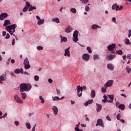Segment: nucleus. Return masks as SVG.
Listing matches in <instances>:
<instances>
[{
    "label": "nucleus",
    "instance_id": "1",
    "mask_svg": "<svg viewBox=\"0 0 131 131\" xmlns=\"http://www.w3.org/2000/svg\"><path fill=\"white\" fill-rule=\"evenodd\" d=\"M17 25L13 24L6 27L5 29L7 31L9 32L11 35H13V34H14V32L16 31L15 29Z\"/></svg>",
    "mask_w": 131,
    "mask_h": 131
},
{
    "label": "nucleus",
    "instance_id": "2",
    "mask_svg": "<svg viewBox=\"0 0 131 131\" xmlns=\"http://www.w3.org/2000/svg\"><path fill=\"white\" fill-rule=\"evenodd\" d=\"M24 66L25 69L26 70H28V69H30L31 66L30 65L29 63V60L28 59V58L26 57L25 58L24 60Z\"/></svg>",
    "mask_w": 131,
    "mask_h": 131
},
{
    "label": "nucleus",
    "instance_id": "3",
    "mask_svg": "<svg viewBox=\"0 0 131 131\" xmlns=\"http://www.w3.org/2000/svg\"><path fill=\"white\" fill-rule=\"evenodd\" d=\"M79 32L77 30H75L73 33V41L74 42H77L78 41V34Z\"/></svg>",
    "mask_w": 131,
    "mask_h": 131
},
{
    "label": "nucleus",
    "instance_id": "4",
    "mask_svg": "<svg viewBox=\"0 0 131 131\" xmlns=\"http://www.w3.org/2000/svg\"><path fill=\"white\" fill-rule=\"evenodd\" d=\"M19 90L20 93H23L24 92H27V89L26 88V83H23L19 85Z\"/></svg>",
    "mask_w": 131,
    "mask_h": 131
},
{
    "label": "nucleus",
    "instance_id": "5",
    "mask_svg": "<svg viewBox=\"0 0 131 131\" xmlns=\"http://www.w3.org/2000/svg\"><path fill=\"white\" fill-rule=\"evenodd\" d=\"M96 126H101L102 127H105V125H104V122L103 121V119H98L97 121Z\"/></svg>",
    "mask_w": 131,
    "mask_h": 131
},
{
    "label": "nucleus",
    "instance_id": "6",
    "mask_svg": "<svg viewBox=\"0 0 131 131\" xmlns=\"http://www.w3.org/2000/svg\"><path fill=\"white\" fill-rule=\"evenodd\" d=\"M14 99L18 104H23V100L20 98V97L17 94L14 95Z\"/></svg>",
    "mask_w": 131,
    "mask_h": 131
},
{
    "label": "nucleus",
    "instance_id": "7",
    "mask_svg": "<svg viewBox=\"0 0 131 131\" xmlns=\"http://www.w3.org/2000/svg\"><path fill=\"white\" fill-rule=\"evenodd\" d=\"M91 56L90 54L88 53H84L82 55V59L84 60L85 61V62H88L90 60Z\"/></svg>",
    "mask_w": 131,
    "mask_h": 131
},
{
    "label": "nucleus",
    "instance_id": "8",
    "mask_svg": "<svg viewBox=\"0 0 131 131\" xmlns=\"http://www.w3.org/2000/svg\"><path fill=\"white\" fill-rule=\"evenodd\" d=\"M82 89H81V88L80 85H78L77 86V96L79 97H81L82 96Z\"/></svg>",
    "mask_w": 131,
    "mask_h": 131
},
{
    "label": "nucleus",
    "instance_id": "9",
    "mask_svg": "<svg viewBox=\"0 0 131 131\" xmlns=\"http://www.w3.org/2000/svg\"><path fill=\"white\" fill-rule=\"evenodd\" d=\"M113 82H114V81H113V80H110L105 83V84H104V86H105V88H111V86H112V85H113Z\"/></svg>",
    "mask_w": 131,
    "mask_h": 131
},
{
    "label": "nucleus",
    "instance_id": "10",
    "mask_svg": "<svg viewBox=\"0 0 131 131\" xmlns=\"http://www.w3.org/2000/svg\"><path fill=\"white\" fill-rule=\"evenodd\" d=\"M9 17V14L7 13H3L0 14V20L3 21V20H5L6 18H8Z\"/></svg>",
    "mask_w": 131,
    "mask_h": 131
},
{
    "label": "nucleus",
    "instance_id": "11",
    "mask_svg": "<svg viewBox=\"0 0 131 131\" xmlns=\"http://www.w3.org/2000/svg\"><path fill=\"white\" fill-rule=\"evenodd\" d=\"M52 110L53 111L54 115H58V113L59 112V109L58 108V107L55 105H53L52 107Z\"/></svg>",
    "mask_w": 131,
    "mask_h": 131
},
{
    "label": "nucleus",
    "instance_id": "12",
    "mask_svg": "<svg viewBox=\"0 0 131 131\" xmlns=\"http://www.w3.org/2000/svg\"><path fill=\"white\" fill-rule=\"evenodd\" d=\"M116 47V44L112 43V45H110L108 46L107 50L108 51H113V50H114V49H115Z\"/></svg>",
    "mask_w": 131,
    "mask_h": 131
},
{
    "label": "nucleus",
    "instance_id": "13",
    "mask_svg": "<svg viewBox=\"0 0 131 131\" xmlns=\"http://www.w3.org/2000/svg\"><path fill=\"white\" fill-rule=\"evenodd\" d=\"M26 5L25 6V7L24 8V9H23V12H27V10H28V9H29V7H30V3H29V2L26 1Z\"/></svg>",
    "mask_w": 131,
    "mask_h": 131
},
{
    "label": "nucleus",
    "instance_id": "14",
    "mask_svg": "<svg viewBox=\"0 0 131 131\" xmlns=\"http://www.w3.org/2000/svg\"><path fill=\"white\" fill-rule=\"evenodd\" d=\"M70 47H68L67 49L64 50V56L66 57V56H68V57H70Z\"/></svg>",
    "mask_w": 131,
    "mask_h": 131
},
{
    "label": "nucleus",
    "instance_id": "15",
    "mask_svg": "<svg viewBox=\"0 0 131 131\" xmlns=\"http://www.w3.org/2000/svg\"><path fill=\"white\" fill-rule=\"evenodd\" d=\"M5 80H7V76L6 75H2L0 76V83H4Z\"/></svg>",
    "mask_w": 131,
    "mask_h": 131
},
{
    "label": "nucleus",
    "instance_id": "16",
    "mask_svg": "<svg viewBox=\"0 0 131 131\" xmlns=\"http://www.w3.org/2000/svg\"><path fill=\"white\" fill-rule=\"evenodd\" d=\"M115 57H116V56L115 55L110 54V55H106V58H108L107 60H108V61H111V60H113V59H114V58H115Z\"/></svg>",
    "mask_w": 131,
    "mask_h": 131
},
{
    "label": "nucleus",
    "instance_id": "17",
    "mask_svg": "<svg viewBox=\"0 0 131 131\" xmlns=\"http://www.w3.org/2000/svg\"><path fill=\"white\" fill-rule=\"evenodd\" d=\"M101 110H102V105L99 103H96V111L97 113H99Z\"/></svg>",
    "mask_w": 131,
    "mask_h": 131
},
{
    "label": "nucleus",
    "instance_id": "18",
    "mask_svg": "<svg viewBox=\"0 0 131 131\" xmlns=\"http://www.w3.org/2000/svg\"><path fill=\"white\" fill-rule=\"evenodd\" d=\"M107 67L109 70H111V71H113V70H114V65H113L112 63H108L107 65Z\"/></svg>",
    "mask_w": 131,
    "mask_h": 131
},
{
    "label": "nucleus",
    "instance_id": "19",
    "mask_svg": "<svg viewBox=\"0 0 131 131\" xmlns=\"http://www.w3.org/2000/svg\"><path fill=\"white\" fill-rule=\"evenodd\" d=\"M72 31V27L70 26L67 27L65 29V32H66V33H70V32H71Z\"/></svg>",
    "mask_w": 131,
    "mask_h": 131
},
{
    "label": "nucleus",
    "instance_id": "20",
    "mask_svg": "<svg viewBox=\"0 0 131 131\" xmlns=\"http://www.w3.org/2000/svg\"><path fill=\"white\" fill-rule=\"evenodd\" d=\"M27 91L29 92L32 89V85L30 83H26Z\"/></svg>",
    "mask_w": 131,
    "mask_h": 131
},
{
    "label": "nucleus",
    "instance_id": "21",
    "mask_svg": "<svg viewBox=\"0 0 131 131\" xmlns=\"http://www.w3.org/2000/svg\"><path fill=\"white\" fill-rule=\"evenodd\" d=\"M90 96L92 99H94L96 97V91L94 90H92L91 92Z\"/></svg>",
    "mask_w": 131,
    "mask_h": 131
},
{
    "label": "nucleus",
    "instance_id": "22",
    "mask_svg": "<svg viewBox=\"0 0 131 131\" xmlns=\"http://www.w3.org/2000/svg\"><path fill=\"white\" fill-rule=\"evenodd\" d=\"M8 25H11V21H10V20L6 19L5 20L3 26H6V27H7V26H8Z\"/></svg>",
    "mask_w": 131,
    "mask_h": 131
},
{
    "label": "nucleus",
    "instance_id": "23",
    "mask_svg": "<svg viewBox=\"0 0 131 131\" xmlns=\"http://www.w3.org/2000/svg\"><path fill=\"white\" fill-rule=\"evenodd\" d=\"M100 59V55L99 54H94L93 55V60L94 61H96L97 60Z\"/></svg>",
    "mask_w": 131,
    "mask_h": 131
},
{
    "label": "nucleus",
    "instance_id": "24",
    "mask_svg": "<svg viewBox=\"0 0 131 131\" xmlns=\"http://www.w3.org/2000/svg\"><path fill=\"white\" fill-rule=\"evenodd\" d=\"M92 29H93L94 30L97 29V28H101V27L99 26L98 25H93L91 27Z\"/></svg>",
    "mask_w": 131,
    "mask_h": 131
},
{
    "label": "nucleus",
    "instance_id": "25",
    "mask_svg": "<svg viewBox=\"0 0 131 131\" xmlns=\"http://www.w3.org/2000/svg\"><path fill=\"white\" fill-rule=\"evenodd\" d=\"M21 98L24 100H25L26 99V97H27V95L25 92H21Z\"/></svg>",
    "mask_w": 131,
    "mask_h": 131
},
{
    "label": "nucleus",
    "instance_id": "26",
    "mask_svg": "<svg viewBox=\"0 0 131 131\" xmlns=\"http://www.w3.org/2000/svg\"><path fill=\"white\" fill-rule=\"evenodd\" d=\"M29 8H30L29 9V12H31V11H33V10H36V7L33 6L32 5H31L30 4Z\"/></svg>",
    "mask_w": 131,
    "mask_h": 131
},
{
    "label": "nucleus",
    "instance_id": "27",
    "mask_svg": "<svg viewBox=\"0 0 131 131\" xmlns=\"http://www.w3.org/2000/svg\"><path fill=\"white\" fill-rule=\"evenodd\" d=\"M43 23H45V19H40V20L37 21L38 25H42Z\"/></svg>",
    "mask_w": 131,
    "mask_h": 131
},
{
    "label": "nucleus",
    "instance_id": "28",
    "mask_svg": "<svg viewBox=\"0 0 131 131\" xmlns=\"http://www.w3.org/2000/svg\"><path fill=\"white\" fill-rule=\"evenodd\" d=\"M52 21L53 22H55V23H57V24L60 23V19L58 17L53 18Z\"/></svg>",
    "mask_w": 131,
    "mask_h": 131
},
{
    "label": "nucleus",
    "instance_id": "29",
    "mask_svg": "<svg viewBox=\"0 0 131 131\" xmlns=\"http://www.w3.org/2000/svg\"><path fill=\"white\" fill-rule=\"evenodd\" d=\"M118 108L119 109H120L121 110H124L125 108V105H124V104H120L118 106Z\"/></svg>",
    "mask_w": 131,
    "mask_h": 131
},
{
    "label": "nucleus",
    "instance_id": "30",
    "mask_svg": "<svg viewBox=\"0 0 131 131\" xmlns=\"http://www.w3.org/2000/svg\"><path fill=\"white\" fill-rule=\"evenodd\" d=\"M103 98L104 99L101 100V102L102 103H106V101L107 100V99H108V97L107 96H106V95H104L103 96Z\"/></svg>",
    "mask_w": 131,
    "mask_h": 131
},
{
    "label": "nucleus",
    "instance_id": "31",
    "mask_svg": "<svg viewBox=\"0 0 131 131\" xmlns=\"http://www.w3.org/2000/svg\"><path fill=\"white\" fill-rule=\"evenodd\" d=\"M124 41L125 43V45H130V41H129V40L127 38H126L124 40Z\"/></svg>",
    "mask_w": 131,
    "mask_h": 131
},
{
    "label": "nucleus",
    "instance_id": "32",
    "mask_svg": "<svg viewBox=\"0 0 131 131\" xmlns=\"http://www.w3.org/2000/svg\"><path fill=\"white\" fill-rule=\"evenodd\" d=\"M52 100H53V101H59L60 97H59L58 96H53Z\"/></svg>",
    "mask_w": 131,
    "mask_h": 131
},
{
    "label": "nucleus",
    "instance_id": "33",
    "mask_svg": "<svg viewBox=\"0 0 131 131\" xmlns=\"http://www.w3.org/2000/svg\"><path fill=\"white\" fill-rule=\"evenodd\" d=\"M107 88L104 86V87H102L101 88V92L103 93H106V92H107Z\"/></svg>",
    "mask_w": 131,
    "mask_h": 131
},
{
    "label": "nucleus",
    "instance_id": "34",
    "mask_svg": "<svg viewBox=\"0 0 131 131\" xmlns=\"http://www.w3.org/2000/svg\"><path fill=\"white\" fill-rule=\"evenodd\" d=\"M26 126L28 129H30L31 128V125L29 122L26 123Z\"/></svg>",
    "mask_w": 131,
    "mask_h": 131
},
{
    "label": "nucleus",
    "instance_id": "35",
    "mask_svg": "<svg viewBox=\"0 0 131 131\" xmlns=\"http://www.w3.org/2000/svg\"><path fill=\"white\" fill-rule=\"evenodd\" d=\"M116 53H117V54H118V55H122V54H123V51H122V50H116Z\"/></svg>",
    "mask_w": 131,
    "mask_h": 131
},
{
    "label": "nucleus",
    "instance_id": "36",
    "mask_svg": "<svg viewBox=\"0 0 131 131\" xmlns=\"http://www.w3.org/2000/svg\"><path fill=\"white\" fill-rule=\"evenodd\" d=\"M70 12L73 13V14H76V9L74 8H72L70 9Z\"/></svg>",
    "mask_w": 131,
    "mask_h": 131
},
{
    "label": "nucleus",
    "instance_id": "37",
    "mask_svg": "<svg viewBox=\"0 0 131 131\" xmlns=\"http://www.w3.org/2000/svg\"><path fill=\"white\" fill-rule=\"evenodd\" d=\"M66 42L67 41V37H62V38L61 39L60 42Z\"/></svg>",
    "mask_w": 131,
    "mask_h": 131
},
{
    "label": "nucleus",
    "instance_id": "38",
    "mask_svg": "<svg viewBox=\"0 0 131 131\" xmlns=\"http://www.w3.org/2000/svg\"><path fill=\"white\" fill-rule=\"evenodd\" d=\"M39 100H40V102L41 103V104H45V99H43V98L42 97V96H40L39 97Z\"/></svg>",
    "mask_w": 131,
    "mask_h": 131
},
{
    "label": "nucleus",
    "instance_id": "39",
    "mask_svg": "<svg viewBox=\"0 0 131 131\" xmlns=\"http://www.w3.org/2000/svg\"><path fill=\"white\" fill-rule=\"evenodd\" d=\"M125 70H126V71H127V72L128 74L130 73L131 69L129 68V67L127 66V67H126V68H125Z\"/></svg>",
    "mask_w": 131,
    "mask_h": 131
},
{
    "label": "nucleus",
    "instance_id": "40",
    "mask_svg": "<svg viewBox=\"0 0 131 131\" xmlns=\"http://www.w3.org/2000/svg\"><path fill=\"white\" fill-rule=\"evenodd\" d=\"M36 49L38 51H42L43 50V47L41 46H39L36 47Z\"/></svg>",
    "mask_w": 131,
    "mask_h": 131
},
{
    "label": "nucleus",
    "instance_id": "41",
    "mask_svg": "<svg viewBox=\"0 0 131 131\" xmlns=\"http://www.w3.org/2000/svg\"><path fill=\"white\" fill-rule=\"evenodd\" d=\"M109 99L113 101L114 100V95L113 94L112 95H107Z\"/></svg>",
    "mask_w": 131,
    "mask_h": 131
},
{
    "label": "nucleus",
    "instance_id": "42",
    "mask_svg": "<svg viewBox=\"0 0 131 131\" xmlns=\"http://www.w3.org/2000/svg\"><path fill=\"white\" fill-rule=\"evenodd\" d=\"M14 73L16 74H19L20 73V69H16L14 70Z\"/></svg>",
    "mask_w": 131,
    "mask_h": 131
},
{
    "label": "nucleus",
    "instance_id": "43",
    "mask_svg": "<svg viewBox=\"0 0 131 131\" xmlns=\"http://www.w3.org/2000/svg\"><path fill=\"white\" fill-rule=\"evenodd\" d=\"M86 50L90 54H92V53H93V51H92V49H91L90 47H87Z\"/></svg>",
    "mask_w": 131,
    "mask_h": 131
},
{
    "label": "nucleus",
    "instance_id": "44",
    "mask_svg": "<svg viewBox=\"0 0 131 131\" xmlns=\"http://www.w3.org/2000/svg\"><path fill=\"white\" fill-rule=\"evenodd\" d=\"M34 78L35 81H38L39 80V77L37 75L34 76Z\"/></svg>",
    "mask_w": 131,
    "mask_h": 131
},
{
    "label": "nucleus",
    "instance_id": "45",
    "mask_svg": "<svg viewBox=\"0 0 131 131\" xmlns=\"http://www.w3.org/2000/svg\"><path fill=\"white\" fill-rule=\"evenodd\" d=\"M82 4H88L89 0H80Z\"/></svg>",
    "mask_w": 131,
    "mask_h": 131
},
{
    "label": "nucleus",
    "instance_id": "46",
    "mask_svg": "<svg viewBox=\"0 0 131 131\" xmlns=\"http://www.w3.org/2000/svg\"><path fill=\"white\" fill-rule=\"evenodd\" d=\"M116 6H117V4H114L112 7V10H115L116 9Z\"/></svg>",
    "mask_w": 131,
    "mask_h": 131
},
{
    "label": "nucleus",
    "instance_id": "47",
    "mask_svg": "<svg viewBox=\"0 0 131 131\" xmlns=\"http://www.w3.org/2000/svg\"><path fill=\"white\" fill-rule=\"evenodd\" d=\"M85 10L86 12H90V7H89L88 6H86L85 7Z\"/></svg>",
    "mask_w": 131,
    "mask_h": 131
},
{
    "label": "nucleus",
    "instance_id": "48",
    "mask_svg": "<svg viewBox=\"0 0 131 131\" xmlns=\"http://www.w3.org/2000/svg\"><path fill=\"white\" fill-rule=\"evenodd\" d=\"M34 115V112L30 113L28 114V117H31L32 116H33Z\"/></svg>",
    "mask_w": 131,
    "mask_h": 131
},
{
    "label": "nucleus",
    "instance_id": "49",
    "mask_svg": "<svg viewBox=\"0 0 131 131\" xmlns=\"http://www.w3.org/2000/svg\"><path fill=\"white\" fill-rule=\"evenodd\" d=\"M81 89L82 91H86V86L83 85V86H81Z\"/></svg>",
    "mask_w": 131,
    "mask_h": 131
},
{
    "label": "nucleus",
    "instance_id": "50",
    "mask_svg": "<svg viewBox=\"0 0 131 131\" xmlns=\"http://www.w3.org/2000/svg\"><path fill=\"white\" fill-rule=\"evenodd\" d=\"M120 118H121V116L120 114H119L118 115H117V119L118 120H120Z\"/></svg>",
    "mask_w": 131,
    "mask_h": 131
},
{
    "label": "nucleus",
    "instance_id": "51",
    "mask_svg": "<svg viewBox=\"0 0 131 131\" xmlns=\"http://www.w3.org/2000/svg\"><path fill=\"white\" fill-rule=\"evenodd\" d=\"M87 102H88V103L89 104H92V103L94 102V100H93V99H90V100H89Z\"/></svg>",
    "mask_w": 131,
    "mask_h": 131
},
{
    "label": "nucleus",
    "instance_id": "52",
    "mask_svg": "<svg viewBox=\"0 0 131 131\" xmlns=\"http://www.w3.org/2000/svg\"><path fill=\"white\" fill-rule=\"evenodd\" d=\"M57 95H60L61 94V91L58 89H56Z\"/></svg>",
    "mask_w": 131,
    "mask_h": 131
},
{
    "label": "nucleus",
    "instance_id": "53",
    "mask_svg": "<svg viewBox=\"0 0 131 131\" xmlns=\"http://www.w3.org/2000/svg\"><path fill=\"white\" fill-rule=\"evenodd\" d=\"M14 124L16 126H18V125H19V121H14Z\"/></svg>",
    "mask_w": 131,
    "mask_h": 131
},
{
    "label": "nucleus",
    "instance_id": "54",
    "mask_svg": "<svg viewBox=\"0 0 131 131\" xmlns=\"http://www.w3.org/2000/svg\"><path fill=\"white\" fill-rule=\"evenodd\" d=\"M5 38H6V39H9V38H10V34H9V33H7L6 34Z\"/></svg>",
    "mask_w": 131,
    "mask_h": 131
},
{
    "label": "nucleus",
    "instance_id": "55",
    "mask_svg": "<svg viewBox=\"0 0 131 131\" xmlns=\"http://www.w3.org/2000/svg\"><path fill=\"white\" fill-rule=\"evenodd\" d=\"M112 21L114 22V23H115L116 24V17H113Z\"/></svg>",
    "mask_w": 131,
    "mask_h": 131
},
{
    "label": "nucleus",
    "instance_id": "56",
    "mask_svg": "<svg viewBox=\"0 0 131 131\" xmlns=\"http://www.w3.org/2000/svg\"><path fill=\"white\" fill-rule=\"evenodd\" d=\"M130 36H131V30H129L128 37L129 38Z\"/></svg>",
    "mask_w": 131,
    "mask_h": 131
},
{
    "label": "nucleus",
    "instance_id": "57",
    "mask_svg": "<svg viewBox=\"0 0 131 131\" xmlns=\"http://www.w3.org/2000/svg\"><path fill=\"white\" fill-rule=\"evenodd\" d=\"M127 58L129 60H131V54H127Z\"/></svg>",
    "mask_w": 131,
    "mask_h": 131
},
{
    "label": "nucleus",
    "instance_id": "58",
    "mask_svg": "<svg viewBox=\"0 0 131 131\" xmlns=\"http://www.w3.org/2000/svg\"><path fill=\"white\" fill-rule=\"evenodd\" d=\"M106 119L107 120H108V121H111L112 120L111 119V118H110V117H109L108 116L106 117Z\"/></svg>",
    "mask_w": 131,
    "mask_h": 131
},
{
    "label": "nucleus",
    "instance_id": "59",
    "mask_svg": "<svg viewBox=\"0 0 131 131\" xmlns=\"http://www.w3.org/2000/svg\"><path fill=\"white\" fill-rule=\"evenodd\" d=\"M48 82L49 83H53V79H51V78H49L48 79Z\"/></svg>",
    "mask_w": 131,
    "mask_h": 131
},
{
    "label": "nucleus",
    "instance_id": "60",
    "mask_svg": "<svg viewBox=\"0 0 131 131\" xmlns=\"http://www.w3.org/2000/svg\"><path fill=\"white\" fill-rule=\"evenodd\" d=\"M10 74L11 75V76H13V77H16V76L15 75V74L13 72L10 73Z\"/></svg>",
    "mask_w": 131,
    "mask_h": 131
},
{
    "label": "nucleus",
    "instance_id": "61",
    "mask_svg": "<svg viewBox=\"0 0 131 131\" xmlns=\"http://www.w3.org/2000/svg\"><path fill=\"white\" fill-rule=\"evenodd\" d=\"M75 131H83L82 129H79V128H75Z\"/></svg>",
    "mask_w": 131,
    "mask_h": 131
},
{
    "label": "nucleus",
    "instance_id": "62",
    "mask_svg": "<svg viewBox=\"0 0 131 131\" xmlns=\"http://www.w3.org/2000/svg\"><path fill=\"white\" fill-rule=\"evenodd\" d=\"M107 102L108 103H113V100H112L111 99V100H107L106 101V103H107Z\"/></svg>",
    "mask_w": 131,
    "mask_h": 131
},
{
    "label": "nucleus",
    "instance_id": "63",
    "mask_svg": "<svg viewBox=\"0 0 131 131\" xmlns=\"http://www.w3.org/2000/svg\"><path fill=\"white\" fill-rule=\"evenodd\" d=\"M12 46H15V39H12Z\"/></svg>",
    "mask_w": 131,
    "mask_h": 131
},
{
    "label": "nucleus",
    "instance_id": "64",
    "mask_svg": "<svg viewBox=\"0 0 131 131\" xmlns=\"http://www.w3.org/2000/svg\"><path fill=\"white\" fill-rule=\"evenodd\" d=\"M119 104H120L119 102L116 101V107H118V106H119Z\"/></svg>",
    "mask_w": 131,
    "mask_h": 131
}]
</instances>
